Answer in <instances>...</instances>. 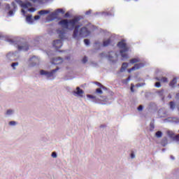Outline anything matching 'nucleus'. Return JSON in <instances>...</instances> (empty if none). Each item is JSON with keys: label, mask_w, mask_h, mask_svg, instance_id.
Masks as SVG:
<instances>
[{"label": "nucleus", "mask_w": 179, "mask_h": 179, "mask_svg": "<svg viewBox=\"0 0 179 179\" xmlns=\"http://www.w3.org/2000/svg\"><path fill=\"white\" fill-rule=\"evenodd\" d=\"M80 17H75L71 20H62L58 22V24L63 27V29H66V30H73V38L79 40V27L80 25H76L79 23Z\"/></svg>", "instance_id": "1"}, {"label": "nucleus", "mask_w": 179, "mask_h": 179, "mask_svg": "<svg viewBox=\"0 0 179 179\" xmlns=\"http://www.w3.org/2000/svg\"><path fill=\"white\" fill-rule=\"evenodd\" d=\"M117 47L120 48V55L123 59H127L128 58V55L125 52H128L129 51V48L127 46V43L124 41H121L117 43Z\"/></svg>", "instance_id": "2"}, {"label": "nucleus", "mask_w": 179, "mask_h": 179, "mask_svg": "<svg viewBox=\"0 0 179 179\" xmlns=\"http://www.w3.org/2000/svg\"><path fill=\"white\" fill-rule=\"evenodd\" d=\"M6 9L7 10H9L8 16H13V14L15 13V12H16V10L17 9V6H16V3L12 2L11 6L9 4L6 5Z\"/></svg>", "instance_id": "3"}, {"label": "nucleus", "mask_w": 179, "mask_h": 179, "mask_svg": "<svg viewBox=\"0 0 179 179\" xmlns=\"http://www.w3.org/2000/svg\"><path fill=\"white\" fill-rule=\"evenodd\" d=\"M59 71V68H56L55 69L52 70L51 71L48 72L44 70H41L40 73L41 75H45L47 78H52L57 71Z\"/></svg>", "instance_id": "4"}, {"label": "nucleus", "mask_w": 179, "mask_h": 179, "mask_svg": "<svg viewBox=\"0 0 179 179\" xmlns=\"http://www.w3.org/2000/svg\"><path fill=\"white\" fill-rule=\"evenodd\" d=\"M90 36V31L86 27H82L80 30L79 37H87Z\"/></svg>", "instance_id": "5"}, {"label": "nucleus", "mask_w": 179, "mask_h": 179, "mask_svg": "<svg viewBox=\"0 0 179 179\" xmlns=\"http://www.w3.org/2000/svg\"><path fill=\"white\" fill-rule=\"evenodd\" d=\"M143 66H145V63L136 64L134 66L129 69L127 70V72H129V73H131L132 71H138V69H141V68H143Z\"/></svg>", "instance_id": "6"}, {"label": "nucleus", "mask_w": 179, "mask_h": 179, "mask_svg": "<svg viewBox=\"0 0 179 179\" xmlns=\"http://www.w3.org/2000/svg\"><path fill=\"white\" fill-rule=\"evenodd\" d=\"M108 58L109 61H112V62H115L118 59V55L114 52H110L108 55Z\"/></svg>", "instance_id": "7"}, {"label": "nucleus", "mask_w": 179, "mask_h": 179, "mask_svg": "<svg viewBox=\"0 0 179 179\" xmlns=\"http://www.w3.org/2000/svg\"><path fill=\"white\" fill-rule=\"evenodd\" d=\"M17 2L20 5L21 8H24V9H27V8H30L31 6V3L30 2L23 3L21 0L17 1Z\"/></svg>", "instance_id": "8"}, {"label": "nucleus", "mask_w": 179, "mask_h": 179, "mask_svg": "<svg viewBox=\"0 0 179 179\" xmlns=\"http://www.w3.org/2000/svg\"><path fill=\"white\" fill-rule=\"evenodd\" d=\"M73 93L74 96H78L79 97H83V93H85V92H83V90L80 89V87H77L76 91H73Z\"/></svg>", "instance_id": "9"}, {"label": "nucleus", "mask_w": 179, "mask_h": 179, "mask_svg": "<svg viewBox=\"0 0 179 179\" xmlns=\"http://www.w3.org/2000/svg\"><path fill=\"white\" fill-rule=\"evenodd\" d=\"M53 47L55 48V50H59L61 47H62V40H56L53 41Z\"/></svg>", "instance_id": "10"}, {"label": "nucleus", "mask_w": 179, "mask_h": 179, "mask_svg": "<svg viewBox=\"0 0 179 179\" xmlns=\"http://www.w3.org/2000/svg\"><path fill=\"white\" fill-rule=\"evenodd\" d=\"M29 44L27 43H22V45H18L19 51H29Z\"/></svg>", "instance_id": "11"}, {"label": "nucleus", "mask_w": 179, "mask_h": 179, "mask_svg": "<svg viewBox=\"0 0 179 179\" xmlns=\"http://www.w3.org/2000/svg\"><path fill=\"white\" fill-rule=\"evenodd\" d=\"M64 62V59L61 57H56L52 59V64L54 65H59V64H62Z\"/></svg>", "instance_id": "12"}, {"label": "nucleus", "mask_w": 179, "mask_h": 179, "mask_svg": "<svg viewBox=\"0 0 179 179\" xmlns=\"http://www.w3.org/2000/svg\"><path fill=\"white\" fill-rule=\"evenodd\" d=\"M58 16V13L55 12V13H52L49 16H48V19L50 20H54L55 19H57V17Z\"/></svg>", "instance_id": "13"}, {"label": "nucleus", "mask_w": 179, "mask_h": 179, "mask_svg": "<svg viewBox=\"0 0 179 179\" xmlns=\"http://www.w3.org/2000/svg\"><path fill=\"white\" fill-rule=\"evenodd\" d=\"M169 121L173 122V124H178L179 118L178 117H169Z\"/></svg>", "instance_id": "14"}, {"label": "nucleus", "mask_w": 179, "mask_h": 179, "mask_svg": "<svg viewBox=\"0 0 179 179\" xmlns=\"http://www.w3.org/2000/svg\"><path fill=\"white\" fill-rule=\"evenodd\" d=\"M128 66H129L128 63L127 62L123 63L120 69V72H124L127 69V68H128Z\"/></svg>", "instance_id": "15"}, {"label": "nucleus", "mask_w": 179, "mask_h": 179, "mask_svg": "<svg viewBox=\"0 0 179 179\" xmlns=\"http://www.w3.org/2000/svg\"><path fill=\"white\" fill-rule=\"evenodd\" d=\"M110 44H111V39H110V38H108L106 41H103V47H108V45H110Z\"/></svg>", "instance_id": "16"}, {"label": "nucleus", "mask_w": 179, "mask_h": 179, "mask_svg": "<svg viewBox=\"0 0 179 179\" xmlns=\"http://www.w3.org/2000/svg\"><path fill=\"white\" fill-rule=\"evenodd\" d=\"M156 79L157 80H159V82H162L163 83H167V82H169L168 78L166 77H162L161 78H157Z\"/></svg>", "instance_id": "17"}, {"label": "nucleus", "mask_w": 179, "mask_h": 179, "mask_svg": "<svg viewBox=\"0 0 179 179\" xmlns=\"http://www.w3.org/2000/svg\"><path fill=\"white\" fill-rule=\"evenodd\" d=\"M50 13V10H41L38 11V15H48Z\"/></svg>", "instance_id": "18"}, {"label": "nucleus", "mask_w": 179, "mask_h": 179, "mask_svg": "<svg viewBox=\"0 0 179 179\" xmlns=\"http://www.w3.org/2000/svg\"><path fill=\"white\" fill-rule=\"evenodd\" d=\"M177 83V78H173L169 83V86L171 87H174L176 84Z\"/></svg>", "instance_id": "19"}, {"label": "nucleus", "mask_w": 179, "mask_h": 179, "mask_svg": "<svg viewBox=\"0 0 179 179\" xmlns=\"http://www.w3.org/2000/svg\"><path fill=\"white\" fill-rule=\"evenodd\" d=\"M141 60L138 58H134L130 59L129 62L130 64H136V62H139Z\"/></svg>", "instance_id": "20"}, {"label": "nucleus", "mask_w": 179, "mask_h": 179, "mask_svg": "<svg viewBox=\"0 0 179 179\" xmlns=\"http://www.w3.org/2000/svg\"><path fill=\"white\" fill-rule=\"evenodd\" d=\"M167 135L169 136V138H171V139L173 138H174V136H176V134H174V132L171 131H167Z\"/></svg>", "instance_id": "21"}, {"label": "nucleus", "mask_w": 179, "mask_h": 179, "mask_svg": "<svg viewBox=\"0 0 179 179\" xmlns=\"http://www.w3.org/2000/svg\"><path fill=\"white\" fill-rule=\"evenodd\" d=\"M26 20L29 23H33V17H31V15H27L26 17Z\"/></svg>", "instance_id": "22"}, {"label": "nucleus", "mask_w": 179, "mask_h": 179, "mask_svg": "<svg viewBox=\"0 0 179 179\" xmlns=\"http://www.w3.org/2000/svg\"><path fill=\"white\" fill-rule=\"evenodd\" d=\"M172 141H173L174 142H176L177 143H179V134L176 135L175 136H173L172 138Z\"/></svg>", "instance_id": "23"}, {"label": "nucleus", "mask_w": 179, "mask_h": 179, "mask_svg": "<svg viewBox=\"0 0 179 179\" xmlns=\"http://www.w3.org/2000/svg\"><path fill=\"white\" fill-rule=\"evenodd\" d=\"M171 110H174L176 108V103L173 101L169 103Z\"/></svg>", "instance_id": "24"}, {"label": "nucleus", "mask_w": 179, "mask_h": 179, "mask_svg": "<svg viewBox=\"0 0 179 179\" xmlns=\"http://www.w3.org/2000/svg\"><path fill=\"white\" fill-rule=\"evenodd\" d=\"M155 136H157V138H162V136H163V133L160 131H158L156 132Z\"/></svg>", "instance_id": "25"}, {"label": "nucleus", "mask_w": 179, "mask_h": 179, "mask_svg": "<svg viewBox=\"0 0 179 179\" xmlns=\"http://www.w3.org/2000/svg\"><path fill=\"white\" fill-rule=\"evenodd\" d=\"M131 80V76H129L127 79H124L122 80V83L127 85Z\"/></svg>", "instance_id": "26"}, {"label": "nucleus", "mask_w": 179, "mask_h": 179, "mask_svg": "<svg viewBox=\"0 0 179 179\" xmlns=\"http://www.w3.org/2000/svg\"><path fill=\"white\" fill-rule=\"evenodd\" d=\"M168 143V141H167V138H164L162 142H161V145L162 146H166Z\"/></svg>", "instance_id": "27"}, {"label": "nucleus", "mask_w": 179, "mask_h": 179, "mask_svg": "<svg viewBox=\"0 0 179 179\" xmlns=\"http://www.w3.org/2000/svg\"><path fill=\"white\" fill-rule=\"evenodd\" d=\"M57 33L59 34V36L60 37V38H64V34H65V33L62 31H57Z\"/></svg>", "instance_id": "28"}, {"label": "nucleus", "mask_w": 179, "mask_h": 179, "mask_svg": "<svg viewBox=\"0 0 179 179\" xmlns=\"http://www.w3.org/2000/svg\"><path fill=\"white\" fill-rule=\"evenodd\" d=\"M96 85H97V86H99V87H101V89H106V87H104L103 85H101V83L96 82Z\"/></svg>", "instance_id": "29"}, {"label": "nucleus", "mask_w": 179, "mask_h": 179, "mask_svg": "<svg viewBox=\"0 0 179 179\" xmlns=\"http://www.w3.org/2000/svg\"><path fill=\"white\" fill-rule=\"evenodd\" d=\"M96 93H97L98 94H101L103 93V90H101V88H97L96 90Z\"/></svg>", "instance_id": "30"}, {"label": "nucleus", "mask_w": 179, "mask_h": 179, "mask_svg": "<svg viewBox=\"0 0 179 179\" xmlns=\"http://www.w3.org/2000/svg\"><path fill=\"white\" fill-rule=\"evenodd\" d=\"M56 13L64 14V13H65V11H64V10L62 8H59L57 10Z\"/></svg>", "instance_id": "31"}, {"label": "nucleus", "mask_w": 179, "mask_h": 179, "mask_svg": "<svg viewBox=\"0 0 179 179\" xmlns=\"http://www.w3.org/2000/svg\"><path fill=\"white\" fill-rule=\"evenodd\" d=\"M84 43L85 45H89V44H90V41H89V39H85Z\"/></svg>", "instance_id": "32"}, {"label": "nucleus", "mask_w": 179, "mask_h": 179, "mask_svg": "<svg viewBox=\"0 0 179 179\" xmlns=\"http://www.w3.org/2000/svg\"><path fill=\"white\" fill-rule=\"evenodd\" d=\"M82 61L83 64H86L87 62V57H84Z\"/></svg>", "instance_id": "33"}, {"label": "nucleus", "mask_w": 179, "mask_h": 179, "mask_svg": "<svg viewBox=\"0 0 179 179\" xmlns=\"http://www.w3.org/2000/svg\"><path fill=\"white\" fill-rule=\"evenodd\" d=\"M17 65H19L18 62H15V63H13L11 64V66L15 69V66H17Z\"/></svg>", "instance_id": "34"}, {"label": "nucleus", "mask_w": 179, "mask_h": 179, "mask_svg": "<svg viewBox=\"0 0 179 179\" xmlns=\"http://www.w3.org/2000/svg\"><path fill=\"white\" fill-rule=\"evenodd\" d=\"M13 113V110H8L6 112V115H10V114H12Z\"/></svg>", "instance_id": "35"}, {"label": "nucleus", "mask_w": 179, "mask_h": 179, "mask_svg": "<svg viewBox=\"0 0 179 179\" xmlns=\"http://www.w3.org/2000/svg\"><path fill=\"white\" fill-rule=\"evenodd\" d=\"M87 97H88V99H96V96L90 94H87Z\"/></svg>", "instance_id": "36"}, {"label": "nucleus", "mask_w": 179, "mask_h": 179, "mask_svg": "<svg viewBox=\"0 0 179 179\" xmlns=\"http://www.w3.org/2000/svg\"><path fill=\"white\" fill-rule=\"evenodd\" d=\"M162 86V85L160 84V82H157L155 83V87H160Z\"/></svg>", "instance_id": "37"}, {"label": "nucleus", "mask_w": 179, "mask_h": 179, "mask_svg": "<svg viewBox=\"0 0 179 179\" xmlns=\"http://www.w3.org/2000/svg\"><path fill=\"white\" fill-rule=\"evenodd\" d=\"M138 111H142L143 110V106L142 105H140L138 107Z\"/></svg>", "instance_id": "38"}, {"label": "nucleus", "mask_w": 179, "mask_h": 179, "mask_svg": "<svg viewBox=\"0 0 179 179\" xmlns=\"http://www.w3.org/2000/svg\"><path fill=\"white\" fill-rule=\"evenodd\" d=\"M52 157H53L54 159H55L57 157V152H53L52 153Z\"/></svg>", "instance_id": "39"}, {"label": "nucleus", "mask_w": 179, "mask_h": 179, "mask_svg": "<svg viewBox=\"0 0 179 179\" xmlns=\"http://www.w3.org/2000/svg\"><path fill=\"white\" fill-rule=\"evenodd\" d=\"M29 12H36V8H30L29 9Z\"/></svg>", "instance_id": "40"}, {"label": "nucleus", "mask_w": 179, "mask_h": 179, "mask_svg": "<svg viewBox=\"0 0 179 179\" xmlns=\"http://www.w3.org/2000/svg\"><path fill=\"white\" fill-rule=\"evenodd\" d=\"M9 125H16V122L11 121V122H9Z\"/></svg>", "instance_id": "41"}, {"label": "nucleus", "mask_w": 179, "mask_h": 179, "mask_svg": "<svg viewBox=\"0 0 179 179\" xmlns=\"http://www.w3.org/2000/svg\"><path fill=\"white\" fill-rule=\"evenodd\" d=\"M40 19V15H35L34 16V20H38Z\"/></svg>", "instance_id": "42"}, {"label": "nucleus", "mask_w": 179, "mask_h": 179, "mask_svg": "<svg viewBox=\"0 0 179 179\" xmlns=\"http://www.w3.org/2000/svg\"><path fill=\"white\" fill-rule=\"evenodd\" d=\"M90 13H92V10L86 11L85 15H90Z\"/></svg>", "instance_id": "43"}, {"label": "nucleus", "mask_w": 179, "mask_h": 179, "mask_svg": "<svg viewBox=\"0 0 179 179\" xmlns=\"http://www.w3.org/2000/svg\"><path fill=\"white\" fill-rule=\"evenodd\" d=\"M64 16L65 17H69V13H66Z\"/></svg>", "instance_id": "44"}, {"label": "nucleus", "mask_w": 179, "mask_h": 179, "mask_svg": "<svg viewBox=\"0 0 179 179\" xmlns=\"http://www.w3.org/2000/svg\"><path fill=\"white\" fill-rule=\"evenodd\" d=\"M131 157L132 159H135V155H134V153H131Z\"/></svg>", "instance_id": "45"}, {"label": "nucleus", "mask_w": 179, "mask_h": 179, "mask_svg": "<svg viewBox=\"0 0 179 179\" xmlns=\"http://www.w3.org/2000/svg\"><path fill=\"white\" fill-rule=\"evenodd\" d=\"M176 99H177L178 100H179V93L176 94Z\"/></svg>", "instance_id": "46"}, {"label": "nucleus", "mask_w": 179, "mask_h": 179, "mask_svg": "<svg viewBox=\"0 0 179 179\" xmlns=\"http://www.w3.org/2000/svg\"><path fill=\"white\" fill-rule=\"evenodd\" d=\"M131 90L132 92H134V85H131Z\"/></svg>", "instance_id": "47"}, {"label": "nucleus", "mask_w": 179, "mask_h": 179, "mask_svg": "<svg viewBox=\"0 0 179 179\" xmlns=\"http://www.w3.org/2000/svg\"><path fill=\"white\" fill-rule=\"evenodd\" d=\"M21 12H22V13H24V14L26 13V11H25L24 10H23V9L21 10Z\"/></svg>", "instance_id": "48"}, {"label": "nucleus", "mask_w": 179, "mask_h": 179, "mask_svg": "<svg viewBox=\"0 0 179 179\" xmlns=\"http://www.w3.org/2000/svg\"><path fill=\"white\" fill-rule=\"evenodd\" d=\"M151 128H155V126L153 124H150Z\"/></svg>", "instance_id": "49"}, {"label": "nucleus", "mask_w": 179, "mask_h": 179, "mask_svg": "<svg viewBox=\"0 0 179 179\" xmlns=\"http://www.w3.org/2000/svg\"><path fill=\"white\" fill-rule=\"evenodd\" d=\"M171 159H173V160H174V157L171 156Z\"/></svg>", "instance_id": "50"}, {"label": "nucleus", "mask_w": 179, "mask_h": 179, "mask_svg": "<svg viewBox=\"0 0 179 179\" xmlns=\"http://www.w3.org/2000/svg\"><path fill=\"white\" fill-rule=\"evenodd\" d=\"M136 2H138V0H134Z\"/></svg>", "instance_id": "51"}, {"label": "nucleus", "mask_w": 179, "mask_h": 179, "mask_svg": "<svg viewBox=\"0 0 179 179\" xmlns=\"http://www.w3.org/2000/svg\"><path fill=\"white\" fill-rule=\"evenodd\" d=\"M178 110H179V108H178Z\"/></svg>", "instance_id": "52"}]
</instances>
